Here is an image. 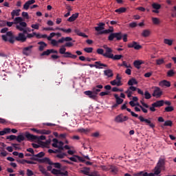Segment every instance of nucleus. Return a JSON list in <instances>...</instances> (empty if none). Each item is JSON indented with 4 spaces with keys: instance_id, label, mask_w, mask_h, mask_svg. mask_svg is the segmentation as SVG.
<instances>
[{
    "instance_id": "47",
    "label": "nucleus",
    "mask_w": 176,
    "mask_h": 176,
    "mask_svg": "<svg viewBox=\"0 0 176 176\" xmlns=\"http://www.w3.org/2000/svg\"><path fill=\"white\" fill-rule=\"evenodd\" d=\"M50 50H47L46 51L43 52L40 56L43 57V56H50Z\"/></svg>"
},
{
    "instance_id": "50",
    "label": "nucleus",
    "mask_w": 176,
    "mask_h": 176,
    "mask_svg": "<svg viewBox=\"0 0 176 176\" xmlns=\"http://www.w3.org/2000/svg\"><path fill=\"white\" fill-rule=\"evenodd\" d=\"M123 56L122 55H113V56L111 58L112 60H120L121 58H122Z\"/></svg>"
},
{
    "instance_id": "11",
    "label": "nucleus",
    "mask_w": 176,
    "mask_h": 176,
    "mask_svg": "<svg viewBox=\"0 0 176 176\" xmlns=\"http://www.w3.org/2000/svg\"><path fill=\"white\" fill-rule=\"evenodd\" d=\"M69 160H71V162H74V163H78V162L84 163V162H85L83 157L76 155H74L73 157H69Z\"/></svg>"
},
{
    "instance_id": "49",
    "label": "nucleus",
    "mask_w": 176,
    "mask_h": 176,
    "mask_svg": "<svg viewBox=\"0 0 176 176\" xmlns=\"http://www.w3.org/2000/svg\"><path fill=\"white\" fill-rule=\"evenodd\" d=\"M58 149H59V151H64V142L61 141L58 142Z\"/></svg>"
},
{
    "instance_id": "55",
    "label": "nucleus",
    "mask_w": 176,
    "mask_h": 176,
    "mask_svg": "<svg viewBox=\"0 0 176 176\" xmlns=\"http://www.w3.org/2000/svg\"><path fill=\"white\" fill-rule=\"evenodd\" d=\"M38 170L41 171V173H42V174H46V168H45V167L43 166L40 165L38 166Z\"/></svg>"
},
{
    "instance_id": "9",
    "label": "nucleus",
    "mask_w": 176,
    "mask_h": 176,
    "mask_svg": "<svg viewBox=\"0 0 176 176\" xmlns=\"http://www.w3.org/2000/svg\"><path fill=\"white\" fill-rule=\"evenodd\" d=\"M45 164H49L50 166H54V167L55 168H61V164L58 163V162H52V160H50L49 157H47L45 159Z\"/></svg>"
},
{
    "instance_id": "62",
    "label": "nucleus",
    "mask_w": 176,
    "mask_h": 176,
    "mask_svg": "<svg viewBox=\"0 0 176 176\" xmlns=\"http://www.w3.org/2000/svg\"><path fill=\"white\" fill-rule=\"evenodd\" d=\"M96 53H98V54H101L102 56H104V50L102 48H99L96 50Z\"/></svg>"
},
{
    "instance_id": "57",
    "label": "nucleus",
    "mask_w": 176,
    "mask_h": 176,
    "mask_svg": "<svg viewBox=\"0 0 176 176\" xmlns=\"http://www.w3.org/2000/svg\"><path fill=\"white\" fill-rule=\"evenodd\" d=\"M120 67H125V68H132L131 65H127V62L123 61Z\"/></svg>"
},
{
    "instance_id": "27",
    "label": "nucleus",
    "mask_w": 176,
    "mask_h": 176,
    "mask_svg": "<svg viewBox=\"0 0 176 176\" xmlns=\"http://www.w3.org/2000/svg\"><path fill=\"white\" fill-rule=\"evenodd\" d=\"M74 32L78 35V36H82L83 38H89V36L86 35V34L81 32L79 29H75Z\"/></svg>"
},
{
    "instance_id": "36",
    "label": "nucleus",
    "mask_w": 176,
    "mask_h": 176,
    "mask_svg": "<svg viewBox=\"0 0 176 176\" xmlns=\"http://www.w3.org/2000/svg\"><path fill=\"white\" fill-rule=\"evenodd\" d=\"M171 127L173 126V121L171 120H166L165 122L162 125V127H166V126Z\"/></svg>"
},
{
    "instance_id": "38",
    "label": "nucleus",
    "mask_w": 176,
    "mask_h": 176,
    "mask_svg": "<svg viewBox=\"0 0 176 176\" xmlns=\"http://www.w3.org/2000/svg\"><path fill=\"white\" fill-rule=\"evenodd\" d=\"M52 131L46 129H40L38 134H45L47 135H49V134H51Z\"/></svg>"
},
{
    "instance_id": "46",
    "label": "nucleus",
    "mask_w": 176,
    "mask_h": 176,
    "mask_svg": "<svg viewBox=\"0 0 176 176\" xmlns=\"http://www.w3.org/2000/svg\"><path fill=\"white\" fill-rule=\"evenodd\" d=\"M144 98L146 100H150V98H152V95H151V94L148 91H146L144 92Z\"/></svg>"
},
{
    "instance_id": "44",
    "label": "nucleus",
    "mask_w": 176,
    "mask_h": 176,
    "mask_svg": "<svg viewBox=\"0 0 176 176\" xmlns=\"http://www.w3.org/2000/svg\"><path fill=\"white\" fill-rule=\"evenodd\" d=\"M164 63H166V62L164 61V59H163V58H159V59L156 60L157 65H162L164 64Z\"/></svg>"
},
{
    "instance_id": "1",
    "label": "nucleus",
    "mask_w": 176,
    "mask_h": 176,
    "mask_svg": "<svg viewBox=\"0 0 176 176\" xmlns=\"http://www.w3.org/2000/svg\"><path fill=\"white\" fill-rule=\"evenodd\" d=\"M4 42H9L10 43H14L15 41L24 43L27 41V36L23 33H19L17 36H14L12 31L7 32L6 34L1 36Z\"/></svg>"
},
{
    "instance_id": "37",
    "label": "nucleus",
    "mask_w": 176,
    "mask_h": 176,
    "mask_svg": "<svg viewBox=\"0 0 176 176\" xmlns=\"http://www.w3.org/2000/svg\"><path fill=\"white\" fill-rule=\"evenodd\" d=\"M153 9H155L157 10H159L162 8V5L157 3H153L151 5Z\"/></svg>"
},
{
    "instance_id": "24",
    "label": "nucleus",
    "mask_w": 176,
    "mask_h": 176,
    "mask_svg": "<svg viewBox=\"0 0 176 176\" xmlns=\"http://www.w3.org/2000/svg\"><path fill=\"white\" fill-rule=\"evenodd\" d=\"M72 41V38L67 36V37H62L60 39L58 40L59 43H64V42H71Z\"/></svg>"
},
{
    "instance_id": "52",
    "label": "nucleus",
    "mask_w": 176,
    "mask_h": 176,
    "mask_svg": "<svg viewBox=\"0 0 176 176\" xmlns=\"http://www.w3.org/2000/svg\"><path fill=\"white\" fill-rule=\"evenodd\" d=\"M110 32H113V30H111V29L105 30L100 32L99 34L100 35H102V34H110Z\"/></svg>"
},
{
    "instance_id": "61",
    "label": "nucleus",
    "mask_w": 176,
    "mask_h": 176,
    "mask_svg": "<svg viewBox=\"0 0 176 176\" xmlns=\"http://www.w3.org/2000/svg\"><path fill=\"white\" fill-rule=\"evenodd\" d=\"M175 74V73L174 72V70L170 69V70H169V71L167 72V76H170V77L174 76Z\"/></svg>"
},
{
    "instance_id": "34",
    "label": "nucleus",
    "mask_w": 176,
    "mask_h": 176,
    "mask_svg": "<svg viewBox=\"0 0 176 176\" xmlns=\"http://www.w3.org/2000/svg\"><path fill=\"white\" fill-rule=\"evenodd\" d=\"M25 136H24V135L23 134L19 135L16 137L17 142H21L22 141H25Z\"/></svg>"
},
{
    "instance_id": "58",
    "label": "nucleus",
    "mask_w": 176,
    "mask_h": 176,
    "mask_svg": "<svg viewBox=\"0 0 176 176\" xmlns=\"http://www.w3.org/2000/svg\"><path fill=\"white\" fill-rule=\"evenodd\" d=\"M140 104H142V107H143L144 108H149V106L148 104L145 103V102H144V99L140 100Z\"/></svg>"
},
{
    "instance_id": "42",
    "label": "nucleus",
    "mask_w": 176,
    "mask_h": 176,
    "mask_svg": "<svg viewBox=\"0 0 176 176\" xmlns=\"http://www.w3.org/2000/svg\"><path fill=\"white\" fill-rule=\"evenodd\" d=\"M153 171H154V174H155V175H159V174H160V173H162V169L160 168L155 166L154 168Z\"/></svg>"
},
{
    "instance_id": "21",
    "label": "nucleus",
    "mask_w": 176,
    "mask_h": 176,
    "mask_svg": "<svg viewBox=\"0 0 176 176\" xmlns=\"http://www.w3.org/2000/svg\"><path fill=\"white\" fill-rule=\"evenodd\" d=\"M38 45H39V47H38L39 52H43V50H45V48L47 47V44L43 41L38 42Z\"/></svg>"
},
{
    "instance_id": "43",
    "label": "nucleus",
    "mask_w": 176,
    "mask_h": 176,
    "mask_svg": "<svg viewBox=\"0 0 176 176\" xmlns=\"http://www.w3.org/2000/svg\"><path fill=\"white\" fill-rule=\"evenodd\" d=\"M34 156H35L37 159H42L41 157H43L45 156V152L41 151L38 154L34 155Z\"/></svg>"
},
{
    "instance_id": "28",
    "label": "nucleus",
    "mask_w": 176,
    "mask_h": 176,
    "mask_svg": "<svg viewBox=\"0 0 176 176\" xmlns=\"http://www.w3.org/2000/svg\"><path fill=\"white\" fill-rule=\"evenodd\" d=\"M20 12H21V10H13L11 12L12 19H14L15 16H20Z\"/></svg>"
},
{
    "instance_id": "56",
    "label": "nucleus",
    "mask_w": 176,
    "mask_h": 176,
    "mask_svg": "<svg viewBox=\"0 0 176 176\" xmlns=\"http://www.w3.org/2000/svg\"><path fill=\"white\" fill-rule=\"evenodd\" d=\"M174 111V107L172 106H168L165 108V112H173Z\"/></svg>"
},
{
    "instance_id": "59",
    "label": "nucleus",
    "mask_w": 176,
    "mask_h": 176,
    "mask_svg": "<svg viewBox=\"0 0 176 176\" xmlns=\"http://www.w3.org/2000/svg\"><path fill=\"white\" fill-rule=\"evenodd\" d=\"M85 53H93V47H85L84 48Z\"/></svg>"
},
{
    "instance_id": "48",
    "label": "nucleus",
    "mask_w": 176,
    "mask_h": 176,
    "mask_svg": "<svg viewBox=\"0 0 176 176\" xmlns=\"http://www.w3.org/2000/svg\"><path fill=\"white\" fill-rule=\"evenodd\" d=\"M152 21H153V24H155V25H157V24H160V20H159L158 18L153 17Z\"/></svg>"
},
{
    "instance_id": "32",
    "label": "nucleus",
    "mask_w": 176,
    "mask_h": 176,
    "mask_svg": "<svg viewBox=\"0 0 176 176\" xmlns=\"http://www.w3.org/2000/svg\"><path fill=\"white\" fill-rule=\"evenodd\" d=\"M114 97L116 98V103L118 104V105H120V104L123 103V99L120 98V97H119V95L115 94Z\"/></svg>"
},
{
    "instance_id": "54",
    "label": "nucleus",
    "mask_w": 176,
    "mask_h": 176,
    "mask_svg": "<svg viewBox=\"0 0 176 176\" xmlns=\"http://www.w3.org/2000/svg\"><path fill=\"white\" fill-rule=\"evenodd\" d=\"M89 171H90V168H85V170H81V172L83 174H85V175H89L90 176V175H89V173H90Z\"/></svg>"
},
{
    "instance_id": "39",
    "label": "nucleus",
    "mask_w": 176,
    "mask_h": 176,
    "mask_svg": "<svg viewBox=\"0 0 176 176\" xmlns=\"http://www.w3.org/2000/svg\"><path fill=\"white\" fill-rule=\"evenodd\" d=\"M135 105L137 107H139L140 109L144 112V113H148V109H146L145 107H142V105L140 104V103H136Z\"/></svg>"
},
{
    "instance_id": "33",
    "label": "nucleus",
    "mask_w": 176,
    "mask_h": 176,
    "mask_svg": "<svg viewBox=\"0 0 176 176\" xmlns=\"http://www.w3.org/2000/svg\"><path fill=\"white\" fill-rule=\"evenodd\" d=\"M151 35V31L149 30H144L142 32V36H144V38H148Z\"/></svg>"
},
{
    "instance_id": "31",
    "label": "nucleus",
    "mask_w": 176,
    "mask_h": 176,
    "mask_svg": "<svg viewBox=\"0 0 176 176\" xmlns=\"http://www.w3.org/2000/svg\"><path fill=\"white\" fill-rule=\"evenodd\" d=\"M105 23H99L98 26L95 28L96 31H102L104 29Z\"/></svg>"
},
{
    "instance_id": "15",
    "label": "nucleus",
    "mask_w": 176,
    "mask_h": 176,
    "mask_svg": "<svg viewBox=\"0 0 176 176\" xmlns=\"http://www.w3.org/2000/svg\"><path fill=\"white\" fill-rule=\"evenodd\" d=\"M113 52V51L111 48H108L105 50V53H104L103 57H105L106 58H111L113 54H112Z\"/></svg>"
},
{
    "instance_id": "30",
    "label": "nucleus",
    "mask_w": 176,
    "mask_h": 176,
    "mask_svg": "<svg viewBox=\"0 0 176 176\" xmlns=\"http://www.w3.org/2000/svg\"><path fill=\"white\" fill-rule=\"evenodd\" d=\"M134 85H138V81L134 78H131L128 81L129 86H134Z\"/></svg>"
},
{
    "instance_id": "63",
    "label": "nucleus",
    "mask_w": 176,
    "mask_h": 176,
    "mask_svg": "<svg viewBox=\"0 0 176 176\" xmlns=\"http://www.w3.org/2000/svg\"><path fill=\"white\" fill-rule=\"evenodd\" d=\"M57 176H68V171H65V172L60 171V173L58 174Z\"/></svg>"
},
{
    "instance_id": "60",
    "label": "nucleus",
    "mask_w": 176,
    "mask_h": 176,
    "mask_svg": "<svg viewBox=\"0 0 176 176\" xmlns=\"http://www.w3.org/2000/svg\"><path fill=\"white\" fill-rule=\"evenodd\" d=\"M78 131L79 132V133H89V129H83V128H81V129H79L78 130Z\"/></svg>"
},
{
    "instance_id": "8",
    "label": "nucleus",
    "mask_w": 176,
    "mask_h": 176,
    "mask_svg": "<svg viewBox=\"0 0 176 176\" xmlns=\"http://www.w3.org/2000/svg\"><path fill=\"white\" fill-rule=\"evenodd\" d=\"M163 96V91L159 87H155V89L153 93V97L155 98H160Z\"/></svg>"
},
{
    "instance_id": "19",
    "label": "nucleus",
    "mask_w": 176,
    "mask_h": 176,
    "mask_svg": "<svg viewBox=\"0 0 176 176\" xmlns=\"http://www.w3.org/2000/svg\"><path fill=\"white\" fill-rule=\"evenodd\" d=\"M102 87H104L102 85H96V87H93L92 91H94L96 96H97V94L101 91V89H102Z\"/></svg>"
},
{
    "instance_id": "3",
    "label": "nucleus",
    "mask_w": 176,
    "mask_h": 176,
    "mask_svg": "<svg viewBox=\"0 0 176 176\" xmlns=\"http://www.w3.org/2000/svg\"><path fill=\"white\" fill-rule=\"evenodd\" d=\"M126 109L128 112H130L131 116H133L134 118H138V119H139V120H140V122H145L146 123V124H148L149 126V127H151V129H155V124L152 123V122H151V120H149L146 118H144L142 116H140L138 117V114L132 111L131 109L126 108Z\"/></svg>"
},
{
    "instance_id": "16",
    "label": "nucleus",
    "mask_w": 176,
    "mask_h": 176,
    "mask_svg": "<svg viewBox=\"0 0 176 176\" xmlns=\"http://www.w3.org/2000/svg\"><path fill=\"white\" fill-rule=\"evenodd\" d=\"M84 94H85V96H88L89 98H91L92 100H96V98H97V96L93 91H85Z\"/></svg>"
},
{
    "instance_id": "23",
    "label": "nucleus",
    "mask_w": 176,
    "mask_h": 176,
    "mask_svg": "<svg viewBox=\"0 0 176 176\" xmlns=\"http://www.w3.org/2000/svg\"><path fill=\"white\" fill-rule=\"evenodd\" d=\"M78 17H79V13H75L73 14L68 19L67 21H69V23H72L73 21H75Z\"/></svg>"
},
{
    "instance_id": "6",
    "label": "nucleus",
    "mask_w": 176,
    "mask_h": 176,
    "mask_svg": "<svg viewBox=\"0 0 176 176\" xmlns=\"http://www.w3.org/2000/svg\"><path fill=\"white\" fill-rule=\"evenodd\" d=\"M164 105V100H157L156 102L152 103L151 107H148L151 112H156L155 108H160Z\"/></svg>"
},
{
    "instance_id": "26",
    "label": "nucleus",
    "mask_w": 176,
    "mask_h": 176,
    "mask_svg": "<svg viewBox=\"0 0 176 176\" xmlns=\"http://www.w3.org/2000/svg\"><path fill=\"white\" fill-rule=\"evenodd\" d=\"M160 86L163 87L164 86H166V87H170L171 86V83L170 81H167L166 80H164L160 82Z\"/></svg>"
},
{
    "instance_id": "64",
    "label": "nucleus",
    "mask_w": 176,
    "mask_h": 176,
    "mask_svg": "<svg viewBox=\"0 0 176 176\" xmlns=\"http://www.w3.org/2000/svg\"><path fill=\"white\" fill-rule=\"evenodd\" d=\"M26 175L28 176H32V175H34V172L30 169H27Z\"/></svg>"
},
{
    "instance_id": "51",
    "label": "nucleus",
    "mask_w": 176,
    "mask_h": 176,
    "mask_svg": "<svg viewBox=\"0 0 176 176\" xmlns=\"http://www.w3.org/2000/svg\"><path fill=\"white\" fill-rule=\"evenodd\" d=\"M17 136L14 135H11L6 137V140H10V141H14V140H16Z\"/></svg>"
},
{
    "instance_id": "35",
    "label": "nucleus",
    "mask_w": 176,
    "mask_h": 176,
    "mask_svg": "<svg viewBox=\"0 0 176 176\" xmlns=\"http://www.w3.org/2000/svg\"><path fill=\"white\" fill-rule=\"evenodd\" d=\"M126 10H127V9L124 7H121L117 10H115L116 13H126Z\"/></svg>"
},
{
    "instance_id": "14",
    "label": "nucleus",
    "mask_w": 176,
    "mask_h": 176,
    "mask_svg": "<svg viewBox=\"0 0 176 176\" xmlns=\"http://www.w3.org/2000/svg\"><path fill=\"white\" fill-rule=\"evenodd\" d=\"M134 176H155L156 174L155 173H148L147 172L140 171L138 173H134Z\"/></svg>"
},
{
    "instance_id": "7",
    "label": "nucleus",
    "mask_w": 176,
    "mask_h": 176,
    "mask_svg": "<svg viewBox=\"0 0 176 176\" xmlns=\"http://www.w3.org/2000/svg\"><path fill=\"white\" fill-rule=\"evenodd\" d=\"M127 120H129V117L123 115V113H121L115 118V122H116V123H123V122H127Z\"/></svg>"
},
{
    "instance_id": "41",
    "label": "nucleus",
    "mask_w": 176,
    "mask_h": 176,
    "mask_svg": "<svg viewBox=\"0 0 176 176\" xmlns=\"http://www.w3.org/2000/svg\"><path fill=\"white\" fill-rule=\"evenodd\" d=\"M52 174H54V175L58 176V174L61 173V170L56 168H53L51 171Z\"/></svg>"
},
{
    "instance_id": "4",
    "label": "nucleus",
    "mask_w": 176,
    "mask_h": 176,
    "mask_svg": "<svg viewBox=\"0 0 176 176\" xmlns=\"http://www.w3.org/2000/svg\"><path fill=\"white\" fill-rule=\"evenodd\" d=\"M25 138H27L28 141H36L38 140H41V141H43L46 140V136L45 135H41L40 137H38L36 135L30 133L29 132L25 133Z\"/></svg>"
},
{
    "instance_id": "5",
    "label": "nucleus",
    "mask_w": 176,
    "mask_h": 176,
    "mask_svg": "<svg viewBox=\"0 0 176 176\" xmlns=\"http://www.w3.org/2000/svg\"><path fill=\"white\" fill-rule=\"evenodd\" d=\"M116 39V41H122V38H123V35L122 34V32H115V33H111L108 36V41L110 42H112L113 39Z\"/></svg>"
},
{
    "instance_id": "53",
    "label": "nucleus",
    "mask_w": 176,
    "mask_h": 176,
    "mask_svg": "<svg viewBox=\"0 0 176 176\" xmlns=\"http://www.w3.org/2000/svg\"><path fill=\"white\" fill-rule=\"evenodd\" d=\"M67 49L65 48V47H64V45L60 48L59 50V53L60 54H65V53H67L66 52Z\"/></svg>"
},
{
    "instance_id": "2",
    "label": "nucleus",
    "mask_w": 176,
    "mask_h": 176,
    "mask_svg": "<svg viewBox=\"0 0 176 176\" xmlns=\"http://www.w3.org/2000/svg\"><path fill=\"white\" fill-rule=\"evenodd\" d=\"M24 19L21 18V16H18L15 18V24H19L16 25V30L18 31L22 32L23 35H25V34H28V32L27 30V23L23 22Z\"/></svg>"
},
{
    "instance_id": "22",
    "label": "nucleus",
    "mask_w": 176,
    "mask_h": 176,
    "mask_svg": "<svg viewBox=\"0 0 176 176\" xmlns=\"http://www.w3.org/2000/svg\"><path fill=\"white\" fill-rule=\"evenodd\" d=\"M95 64H96V69H102V67H104V68H108V65L104 64L101 63V61H96L95 62Z\"/></svg>"
},
{
    "instance_id": "25",
    "label": "nucleus",
    "mask_w": 176,
    "mask_h": 176,
    "mask_svg": "<svg viewBox=\"0 0 176 176\" xmlns=\"http://www.w3.org/2000/svg\"><path fill=\"white\" fill-rule=\"evenodd\" d=\"M104 75L107 78H112L113 76V72L111 69H107L104 71Z\"/></svg>"
},
{
    "instance_id": "13",
    "label": "nucleus",
    "mask_w": 176,
    "mask_h": 176,
    "mask_svg": "<svg viewBox=\"0 0 176 176\" xmlns=\"http://www.w3.org/2000/svg\"><path fill=\"white\" fill-rule=\"evenodd\" d=\"M155 166L158 167L161 170H164V168H166V160L164 159L160 158Z\"/></svg>"
},
{
    "instance_id": "10",
    "label": "nucleus",
    "mask_w": 176,
    "mask_h": 176,
    "mask_svg": "<svg viewBox=\"0 0 176 176\" xmlns=\"http://www.w3.org/2000/svg\"><path fill=\"white\" fill-rule=\"evenodd\" d=\"M32 47H34V45H30L24 47L22 51L23 55L27 56H30V54L32 53Z\"/></svg>"
},
{
    "instance_id": "20",
    "label": "nucleus",
    "mask_w": 176,
    "mask_h": 176,
    "mask_svg": "<svg viewBox=\"0 0 176 176\" xmlns=\"http://www.w3.org/2000/svg\"><path fill=\"white\" fill-rule=\"evenodd\" d=\"M63 57H64L65 58H78V55H74L72 54V53L69 52H66L65 55L63 56Z\"/></svg>"
},
{
    "instance_id": "12",
    "label": "nucleus",
    "mask_w": 176,
    "mask_h": 176,
    "mask_svg": "<svg viewBox=\"0 0 176 176\" xmlns=\"http://www.w3.org/2000/svg\"><path fill=\"white\" fill-rule=\"evenodd\" d=\"M128 47L130 49L133 48L135 50H140V49H142V46L135 41H133L132 43L128 44Z\"/></svg>"
},
{
    "instance_id": "29",
    "label": "nucleus",
    "mask_w": 176,
    "mask_h": 176,
    "mask_svg": "<svg viewBox=\"0 0 176 176\" xmlns=\"http://www.w3.org/2000/svg\"><path fill=\"white\" fill-rule=\"evenodd\" d=\"M143 63L144 62L142 60H135L133 62V65L137 68V69H140Z\"/></svg>"
},
{
    "instance_id": "17",
    "label": "nucleus",
    "mask_w": 176,
    "mask_h": 176,
    "mask_svg": "<svg viewBox=\"0 0 176 176\" xmlns=\"http://www.w3.org/2000/svg\"><path fill=\"white\" fill-rule=\"evenodd\" d=\"M32 157L30 158V160H34V162H38L40 164H43V163H46V157L42 159H39L37 158L36 156L34 155H32Z\"/></svg>"
},
{
    "instance_id": "18",
    "label": "nucleus",
    "mask_w": 176,
    "mask_h": 176,
    "mask_svg": "<svg viewBox=\"0 0 176 176\" xmlns=\"http://www.w3.org/2000/svg\"><path fill=\"white\" fill-rule=\"evenodd\" d=\"M34 3H35V0H29L26 1L23 5V9H25V10H28V9H30V6H31V5H34Z\"/></svg>"
},
{
    "instance_id": "40",
    "label": "nucleus",
    "mask_w": 176,
    "mask_h": 176,
    "mask_svg": "<svg viewBox=\"0 0 176 176\" xmlns=\"http://www.w3.org/2000/svg\"><path fill=\"white\" fill-rule=\"evenodd\" d=\"M164 43H165V45H168V46H171V45H173V40L168 39V38H164Z\"/></svg>"
},
{
    "instance_id": "45",
    "label": "nucleus",
    "mask_w": 176,
    "mask_h": 176,
    "mask_svg": "<svg viewBox=\"0 0 176 176\" xmlns=\"http://www.w3.org/2000/svg\"><path fill=\"white\" fill-rule=\"evenodd\" d=\"M52 141H53V144H52V146L54 147V148H58V144H58V140H57L56 138H54L53 140H52Z\"/></svg>"
}]
</instances>
